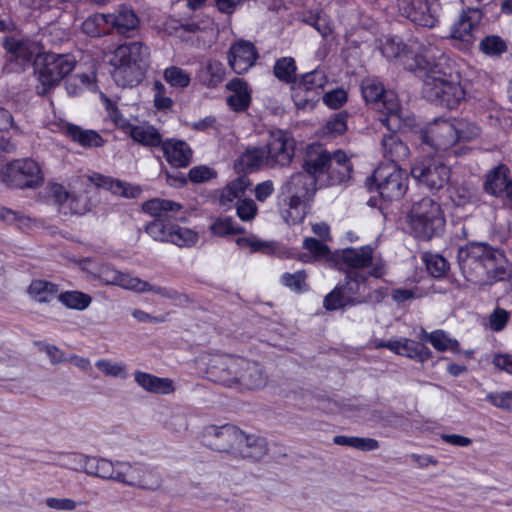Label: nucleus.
<instances>
[{
    "label": "nucleus",
    "mask_w": 512,
    "mask_h": 512,
    "mask_svg": "<svg viewBox=\"0 0 512 512\" xmlns=\"http://www.w3.org/2000/svg\"><path fill=\"white\" fill-rule=\"evenodd\" d=\"M479 49L487 56L498 57L507 51V44L498 35H488L480 41Z\"/></svg>",
    "instance_id": "obj_52"
},
{
    "label": "nucleus",
    "mask_w": 512,
    "mask_h": 512,
    "mask_svg": "<svg viewBox=\"0 0 512 512\" xmlns=\"http://www.w3.org/2000/svg\"><path fill=\"white\" fill-rule=\"evenodd\" d=\"M306 273L305 271H297L295 273H285L282 276L283 284L297 292H301L306 289Z\"/></svg>",
    "instance_id": "obj_60"
},
{
    "label": "nucleus",
    "mask_w": 512,
    "mask_h": 512,
    "mask_svg": "<svg viewBox=\"0 0 512 512\" xmlns=\"http://www.w3.org/2000/svg\"><path fill=\"white\" fill-rule=\"evenodd\" d=\"M92 273L95 278L105 285H115L133 291L136 284H139L138 277L122 273L106 264L96 267Z\"/></svg>",
    "instance_id": "obj_35"
},
{
    "label": "nucleus",
    "mask_w": 512,
    "mask_h": 512,
    "mask_svg": "<svg viewBox=\"0 0 512 512\" xmlns=\"http://www.w3.org/2000/svg\"><path fill=\"white\" fill-rule=\"evenodd\" d=\"M134 378L140 387L150 393L169 394L174 391L173 381L169 378H160L141 371H136Z\"/></svg>",
    "instance_id": "obj_37"
},
{
    "label": "nucleus",
    "mask_w": 512,
    "mask_h": 512,
    "mask_svg": "<svg viewBox=\"0 0 512 512\" xmlns=\"http://www.w3.org/2000/svg\"><path fill=\"white\" fill-rule=\"evenodd\" d=\"M483 188L486 193L512 208V175L506 164L500 163L487 172Z\"/></svg>",
    "instance_id": "obj_19"
},
{
    "label": "nucleus",
    "mask_w": 512,
    "mask_h": 512,
    "mask_svg": "<svg viewBox=\"0 0 512 512\" xmlns=\"http://www.w3.org/2000/svg\"><path fill=\"white\" fill-rule=\"evenodd\" d=\"M381 52L388 60L398 61L417 76L439 50L431 43L414 42L408 47L398 37H390L382 43Z\"/></svg>",
    "instance_id": "obj_5"
},
{
    "label": "nucleus",
    "mask_w": 512,
    "mask_h": 512,
    "mask_svg": "<svg viewBox=\"0 0 512 512\" xmlns=\"http://www.w3.org/2000/svg\"><path fill=\"white\" fill-rule=\"evenodd\" d=\"M241 430L231 424L222 426L208 425L202 432V441L208 448L218 452H229L234 455Z\"/></svg>",
    "instance_id": "obj_18"
},
{
    "label": "nucleus",
    "mask_w": 512,
    "mask_h": 512,
    "mask_svg": "<svg viewBox=\"0 0 512 512\" xmlns=\"http://www.w3.org/2000/svg\"><path fill=\"white\" fill-rule=\"evenodd\" d=\"M474 197L473 192L470 188L459 185L452 188L450 193L451 200L457 205V206H464L472 201Z\"/></svg>",
    "instance_id": "obj_62"
},
{
    "label": "nucleus",
    "mask_w": 512,
    "mask_h": 512,
    "mask_svg": "<svg viewBox=\"0 0 512 512\" xmlns=\"http://www.w3.org/2000/svg\"><path fill=\"white\" fill-rule=\"evenodd\" d=\"M96 367L100 369L105 375L112 377H125V365L120 363H112L108 360H99L96 362Z\"/></svg>",
    "instance_id": "obj_63"
},
{
    "label": "nucleus",
    "mask_w": 512,
    "mask_h": 512,
    "mask_svg": "<svg viewBox=\"0 0 512 512\" xmlns=\"http://www.w3.org/2000/svg\"><path fill=\"white\" fill-rule=\"evenodd\" d=\"M486 399L497 408L512 412V391L489 393Z\"/></svg>",
    "instance_id": "obj_61"
},
{
    "label": "nucleus",
    "mask_w": 512,
    "mask_h": 512,
    "mask_svg": "<svg viewBox=\"0 0 512 512\" xmlns=\"http://www.w3.org/2000/svg\"><path fill=\"white\" fill-rule=\"evenodd\" d=\"M202 85L207 88H216L226 77L223 63L216 59H209L203 64L198 74Z\"/></svg>",
    "instance_id": "obj_39"
},
{
    "label": "nucleus",
    "mask_w": 512,
    "mask_h": 512,
    "mask_svg": "<svg viewBox=\"0 0 512 512\" xmlns=\"http://www.w3.org/2000/svg\"><path fill=\"white\" fill-rule=\"evenodd\" d=\"M251 185V180L245 175L230 181L220 192V203L230 206L235 200H242L241 197Z\"/></svg>",
    "instance_id": "obj_40"
},
{
    "label": "nucleus",
    "mask_w": 512,
    "mask_h": 512,
    "mask_svg": "<svg viewBox=\"0 0 512 512\" xmlns=\"http://www.w3.org/2000/svg\"><path fill=\"white\" fill-rule=\"evenodd\" d=\"M489 246L483 242H471L460 247L457 253L459 268L467 281L476 283L483 273L485 256Z\"/></svg>",
    "instance_id": "obj_16"
},
{
    "label": "nucleus",
    "mask_w": 512,
    "mask_h": 512,
    "mask_svg": "<svg viewBox=\"0 0 512 512\" xmlns=\"http://www.w3.org/2000/svg\"><path fill=\"white\" fill-rule=\"evenodd\" d=\"M447 58L444 55L433 56L417 77L423 80L422 94L430 102L448 109H454L464 98L465 92L459 83L452 79L451 73L444 67Z\"/></svg>",
    "instance_id": "obj_1"
},
{
    "label": "nucleus",
    "mask_w": 512,
    "mask_h": 512,
    "mask_svg": "<svg viewBox=\"0 0 512 512\" xmlns=\"http://www.w3.org/2000/svg\"><path fill=\"white\" fill-rule=\"evenodd\" d=\"M129 134L134 141L144 146L158 147L163 143L159 131L154 126L145 123L131 126Z\"/></svg>",
    "instance_id": "obj_43"
},
{
    "label": "nucleus",
    "mask_w": 512,
    "mask_h": 512,
    "mask_svg": "<svg viewBox=\"0 0 512 512\" xmlns=\"http://www.w3.org/2000/svg\"><path fill=\"white\" fill-rule=\"evenodd\" d=\"M458 21L453 25L451 37L461 41H470L472 32L482 19V11L478 7L465 5Z\"/></svg>",
    "instance_id": "obj_29"
},
{
    "label": "nucleus",
    "mask_w": 512,
    "mask_h": 512,
    "mask_svg": "<svg viewBox=\"0 0 512 512\" xmlns=\"http://www.w3.org/2000/svg\"><path fill=\"white\" fill-rule=\"evenodd\" d=\"M262 165L268 167V156L265 146L247 148L237 161V166L243 171H252Z\"/></svg>",
    "instance_id": "obj_44"
},
{
    "label": "nucleus",
    "mask_w": 512,
    "mask_h": 512,
    "mask_svg": "<svg viewBox=\"0 0 512 512\" xmlns=\"http://www.w3.org/2000/svg\"><path fill=\"white\" fill-rule=\"evenodd\" d=\"M107 15L109 25L121 35H128L129 32L136 30L140 24L136 13L125 6H122L116 14Z\"/></svg>",
    "instance_id": "obj_36"
},
{
    "label": "nucleus",
    "mask_w": 512,
    "mask_h": 512,
    "mask_svg": "<svg viewBox=\"0 0 512 512\" xmlns=\"http://www.w3.org/2000/svg\"><path fill=\"white\" fill-rule=\"evenodd\" d=\"M316 191L317 179L312 174L302 170L289 177L281 187L288 206L284 216L286 222L294 224L303 218L300 208L306 206L313 199Z\"/></svg>",
    "instance_id": "obj_7"
},
{
    "label": "nucleus",
    "mask_w": 512,
    "mask_h": 512,
    "mask_svg": "<svg viewBox=\"0 0 512 512\" xmlns=\"http://www.w3.org/2000/svg\"><path fill=\"white\" fill-rule=\"evenodd\" d=\"M421 140L439 152L449 151L457 143L451 120L437 119L421 132Z\"/></svg>",
    "instance_id": "obj_21"
},
{
    "label": "nucleus",
    "mask_w": 512,
    "mask_h": 512,
    "mask_svg": "<svg viewBox=\"0 0 512 512\" xmlns=\"http://www.w3.org/2000/svg\"><path fill=\"white\" fill-rule=\"evenodd\" d=\"M367 186L370 191L377 190L385 201L400 200L407 192L408 176L398 165H381L367 179Z\"/></svg>",
    "instance_id": "obj_12"
},
{
    "label": "nucleus",
    "mask_w": 512,
    "mask_h": 512,
    "mask_svg": "<svg viewBox=\"0 0 512 512\" xmlns=\"http://www.w3.org/2000/svg\"><path fill=\"white\" fill-rule=\"evenodd\" d=\"M149 56V48L142 42L116 47L109 58V63L114 67L112 76L116 83L122 87L138 85L148 67Z\"/></svg>",
    "instance_id": "obj_2"
},
{
    "label": "nucleus",
    "mask_w": 512,
    "mask_h": 512,
    "mask_svg": "<svg viewBox=\"0 0 512 512\" xmlns=\"http://www.w3.org/2000/svg\"><path fill=\"white\" fill-rule=\"evenodd\" d=\"M381 140L382 154L391 164L397 165L408 159L410 155L409 147L397 134L398 131L388 130Z\"/></svg>",
    "instance_id": "obj_32"
},
{
    "label": "nucleus",
    "mask_w": 512,
    "mask_h": 512,
    "mask_svg": "<svg viewBox=\"0 0 512 512\" xmlns=\"http://www.w3.org/2000/svg\"><path fill=\"white\" fill-rule=\"evenodd\" d=\"M398 8L404 17L416 25L432 28L437 22L428 0H398Z\"/></svg>",
    "instance_id": "obj_25"
},
{
    "label": "nucleus",
    "mask_w": 512,
    "mask_h": 512,
    "mask_svg": "<svg viewBox=\"0 0 512 512\" xmlns=\"http://www.w3.org/2000/svg\"><path fill=\"white\" fill-rule=\"evenodd\" d=\"M415 237L430 240L444 231L445 217L439 203L430 197L415 202L408 215Z\"/></svg>",
    "instance_id": "obj_8"
},
{
    "label": "nucleus",
    "mask_w": 512,
    "mask_h": 512,
    "mask_svg": "<svg viewBox=\"0 0 512 512\" xmlns=\"http://www.w3.org/2000/svg\"><path fill=\"white\" fill-rule=\"evenodd\" d=\"M482 266L484 271L475 284L490 285L506 279L509 275L504 254L492 246H489Z\"/></svg>",
    "instance_id": "obj_24"
},
{
    "label": "nucleus",
    "mask_w": 512,
    "mask_h": 512,
    "mask_svg": "<svg viewBox=\"0 0 512 512\" xmlns=\"http://www.w3.org/2000/svg\"><path fill=\"white\" fill-rule=\"evenodd\" d=\"M64 134L84 148L101 147L105 142L98 132L74 124H67L64 127Z\"/></svg>",
    "instance_id": "obj_38"
},
{
    "label": "nucleus",
    "mask_w": 512,
    "mask_h": 512,
    "mask_svg": "<svg viewBox=\"0 0 512 512\" xmlns=\"http://www.w3.org/2000/svg\"><path fill=\"white\" fill-rule=\"evenodd\" d=\"M411 175L428 189L440 190L448 184L451 170L439 157H425L414 163Z\"/></svg>",
    "instance_id": "obj_14"
},
{
    "label": "nucleus",
    "mask_w": 512,
    "mask_h": 512,
    "mask_svg": "<svg viewBox=\"0 0 512 512\" xmlns=\"http://www.w3.org/2000/svg\"><path fill=\"white\" fill-rule=\"evenodd\" d=\"M232 94L227 97V105L234 112H244L251 104V89L242 78H233L226 84Z\"/></svg>",
    "instance_id": "obj_33"
},
{
    "label": "nucleus",
    "mask_w": 512,
    "mask_h": 512,
    "mask_svg": "<svg viewBox=\"0 0 512 512\" xmlns=\"http://www.w3.org/2000/svg\"><path fill=\"white\" fill-rule=\"evenodd\" d=\"M142 210L154 217L145 227V232L156 241L169 242L173 222H182L186 219V211L182 204L155 198L143 203Z\"/></svg>",
    "instance_id": "obj_4"
},
{
    "label": "nucleus",
    "mask_w": 512,
    "mask_h": 512,
    "mask_svg": "<svg viewBox=\"0 0 512 512\" xmlns=\"http://www.w3.org/2000/svg\"><path fill=\"white\" fill-rule=\"evenodd\" d=\"M58 300L67 308L75 310H84L92 302L90 295L81 291H66L58 295Z\"/></svg>",
    "instance_id": "obj_48"
},
{
    "label": "nucleus",
    "mask_w": 512,
    "mask_h": 512,
    "mask_svg": "<svg viewBox=\"0 0 512 512\" xmlns=\"http://www.w3.org/2000/svg\"><path fill=\"white\" fill-rule=\"evenodd\" d=\"M331 165V153L323 146L312 144L307 147L302 165L303 171L312 174L318 180L325 173L330 177Z\"/></svg>",
    "instance_id": "obj_27"
},
{
    "label": "nucleus",
    "mask_w": 512,
    "mask_h": 512,
    "mask_svg": "<svg viewBox=\"0 0 512 512\" xmlns=\"http://www.w3.org/2000/svg\"><path fill=\"white\" fill-rule=\"evenodd\" d=\"M328 79L323 70L315 69L301 76L292 87V98L298 108L313 107L317 96L327 84Z\"/></svg>",
    "instance_id": "obj_15"
},
{
    "label": "nucleus",
    "mask_w": 512,
    "mask_h": 512,
    "mask_svg": "<svg viewBox=\"0 0 512 512\" xmlns=\"http://www.w3.org/2000/svg\"><path fill=\"white\" fill-rule=\"evenodd\" d=\"M367 279L362 272H347L345 282L337 285L325 296L323 307L328 311H335L369 303L371 297H365Z\"/></svg>",
    "instance_id": "obj_10"
},
{
    "label": "nucleus",
    "mask_w": 512,
    "mask_h": 512,
    "mask_svg": "<svg viewBox=\"0 0 512 512\" xmlns=\"http://www.w3.org/2000/svg\"><path fill=\"white\" fill-rule=\"evenodd\" d=\"M347 117L345 111L334 114L322 127V135L334 138L344 134L347 130Z\"/></svg>",
    "instance_id": "obj_50"
},
{
    "label": "nucleus",
    "mask_w": 512,
    "mask_h": 512,
    "mask_svg": "<svg viewBox=\"0 0 512 512\" xmlns=\"http://www.w3.org/2000/svg\"><path fill=\"white\" fill-rule=\"evenodd\" d=\"M212 233L216 236L238 235L244 233V228L235 224V222L227 217L216 220L210 227Z\"/></svg>",
    "instance_id": "obj_56"
},
{
    "label": "nucleus",
    "mask_w": 512,
    "mask_h": 512,
    "mask_svg": "<svg viewBox=\"0 0 512 512\" xmlns=\"http://www.w3.org/2000/svg\"><path fill=\"white\" fill-rule=\"evenodd\" d=\"M332 165L330 168V184H338L350 177L352 165L346 153L336 150L331 154Z\"/></svg>",
    "instance_id": "obj_42"
},
{
    "label": "nucleus",
    "mask_w": 512,
    "mask_h": 512,
    "mask_svg": "<svg viewBox=\"0 0 512 512\" xmlns=\"http://www.w3.org/2000/svg\"><path fill=\"white\" fill-rule=\"evenodd\" d=\"M3 46L8 53L6 64L3 66L4 73L22 72L34 55V46L28 40L15 37H6Z\"/></svg>",
    "instance_id": "obj_20"
},
{
    "label": "nucleus",
    "mask_w": 512,
    "mask_h": 512,
    "mask_svg": "<svg viewBox=\"0 0 512 512\" xmlns=\"http://www.w3.org/2000/svg\"><path fill=\"white\" fill-rule=\"evenodd\" d=\"M423 260L426 263L427 271L435 278H441L449 270V263L439 254L425 253Z\"/></svg>",
    "instance_id": "obj_53"
},
{
    "label": "nucleus",
    "mask_w": 512,
    "mask_h": 512,
    "mask_svg": "<svg viewBox=\"0 0 512 512\" xmlns=\"http://www.w3.org/2000/svg\"><path fill=\"white\" fill-rule=\"evenodd\" d=\"M237 378L234 387L248 390L264 387L267 379L260 364L245 358L242 360L241 372Z\"/></svg>",
    "instance_id": "obj_30"
},
{
    "label": "nucleus",
    "mask_w": 512,
    "mask_h": 512,
    "mask_svg": "<svg viewBox=\"0 0 512 512\" xmlns=\"http://www.w3.org/2000/svg\"><path fill=\"white\" fill-rule=\"evenodd\" d=\"M58 292L57 284L43 279H34L27 287V294L39 303H49Z\"/></svg>",
    "instance_id": "obj_41"
},
{
    "label": "nucleus",
    "mask_w": 512,
    "mask_h": 512,
    "mask_svg": "<svg viewBox=\"0 0 512 512\" xmlns=\"http://www.w3.org/2000/svg\"><path fill=\"white\" fill-rule=\"evenodd\" d=\"M123 467H125L123 484L151 491L160 488L162 479L159 473L149 470L143 465L132 466L126 463L123 464Z\"/></svg>",
    "instance_id": "obj_26"
},
{
    "label": "nucleus",
    "mask_w": 512,
    "mask_h": 512,
    "mask_svg": "<svg viewBox=\"0 0 512 512\" xmlns=\"http://www.w3.org/2000/svg\"><path fill=\"white\" fill-rule=\"evenodd\" d=\"M76 60L69 54L45 53L36 62V74L39 84L36 92L40 96L46 95L75 68Z\"/></svg>",
    "instance_id": "obj_9"
},
{
    "label": "nucleus",
    "mask_w": 512,
    "mask_h": 512,
    "mask_svg": "<svg viewBox=\"0 0 512 512\" xmlns=\"http://www.w3.org/2000/svg\"><path fill=\"white\" fill-rule=\"evenodd\" d=\"M106 25H109L108 15L97 13L89 16L82 23V31L88 36L99 37L106 33Z\"/></svg>",
    "instance_id": "obj_51"
},
{
    "label": "nucleus",
    "mask_w": 512,
    "mask_h": 512,
    "mask_svg": "<svg viewBox=\"0 0 512 512\" xmlns=\"http://www.w3.org/2000/svg\"><path fill=\"white\" fill-rule=\"evenodd\" d=\"M258 58L259 54L254 44L242 39L231 44L227 52L228 65L236 74L246 73L255 65Z\"/></svg>",
    "instance_id": "obj_23"
},
{
    "label": "nucleus",
    "mask_w": 512,
    "mask_h": 512,
    "mask_svg": "<svg viewBox=\"0 0 512 512\" xmlns=\"http://www.w3.org/2000/svg\"><path fill=\"white\" fill-rule=\"evenodd\" d=\"M339 270L347 272H362L367 278H381L385 273V264L382 260L374 261L373 249L370 246L360 248H346L335 256Z\"/></svg>",
    "instance_id": "obj_13"
},
{
    "label": "nucleus",
    "mask_w": 512,
    "mask_h": 512,
    "mask_svg": "<svg viewBox=\"0 0 512 512\" xmlns=\"http://www.w3.org/2000/svg\"><path fill=\"white\" fill-rule=\"evenodd\" d=\"M361 92L365 101L383 114L379 121L387 130L401 129V106L393 91L385 90L384 85L376 78H366L361 83Z\"/></svg>",
    "instance_id": "obj_6"
},
{
    "label": "nucleus",
    "mask_w": 512,
    "mask_h": 512,
    "mask_svg": "<svg viewBox=\"0 0 512 512\" xmlns=\"http://www.w3.org/2000/svg\"><path fill=\"white\" fill-rule=\"evenodd\" d=\"M273 72L275 77L284 83H296V63L292 57L278 59L273 67Z\"/></svg>",
    "instance_id": "obj_47"
},
{
    "label": "nucleus",
    "mask_w": 512,
    "mask_h": 512,
    "mask_svg": "<svg viewBox=\"0 0 512 512\" xmlns=\"http://www.w3.org/2000/svg\"><path fill=\"white\" fill-rule=\"evenodd\" d=\"M324 103L333 109H338L347 101V92L342 89H334L323 96Z\"/></svg>",
    "instance_id": "obj_64"
},
{
    "label": "nucleus",
    "mask_w": 512,
    "mask_h": 512,
    "mask_svg": "<svg viewBox=\"0 0 512 512\" xmlns=\"http://www.w3.org/2000/svg\"><path fill=\"white\" fill-rule=\"evenodd\" d=\"M197 240L198 235L196 232L174 224V229L171 231L169 242L179 247H188L194 245Z\"/></svg>",
    "instance_id": "obj_55"
},
{
    "label": "nucleus",
    "mask_w": 512,
    "mask_h": 512,
    "mask_svg": "<svg viewBox=\"0 0 512 512\" xmlns=\"http://www.w3.org/2000/svg\"><path fill=\"white\" fill-rule=\"evenodd\" d=\"M164 79L172 87L184 89L189 86L191 77L189 73L177 66H171L164 70Z\"/></svg>",
    "instance_id": "obj_54"
},
{
    "label": "nucleus",
    "mask_w": 512,
    "mask_h": 512,
    "mask_svg": "<svg viewBox=\"0 0 512 512\" xmlns=\"http://www.w3.org/2000/svg\"><path fill=\"white\" fill-rule=\"evenodd\" d=\"M87 181L88 183L83 184L82 189L71 193L69 208L72 214L84 215L92 210L95 206L93 198L96 193V188H103L114 195L125 198H137L142 192L140 186H135L99 173L90 175Z\"/></svg>",
    "instance_id": "obj_3"
},
{
    "label": "nucleus",
    "mask_w": 512,
    "mask_h": 512,
    "mask_svg": "<svg viewBox=\"0 0 512 512\" xmlns=\"http://www.w3.org/2000/svg\"><path fill=\"white\" fill-rule=\"evenodd\" d=\"M123 464L124 463H117V468H115L113 463L107 459L85 457L83 468L89 475L122 483L125 471Z\"/></svg>",
    "instance_id": "obj_28"
},
{
    "label": "nucleus",
    "mask_w": 512,
    "mask_h": 512,
    "mask_svg": "<svg viewBox=\"0 0 512 512\" xmlns=\"http://www.w3.org/2000/svg\"><path fill=\"white\" fill-rule=\"evenodd\" d=\"M267 452L268 446L264 438L255 435H245L241 431V438H238L234 456L259 461Z\"/></svg>",
    "instance_id": "obj_31"
},
{
    "label": "nucleus",
    "mask_w": 512,
    "mask_h": 512,
    "mask_svg": "<svg viewBox=\"0 0 512 512\" xmlns=\"http://www.w3.org/2000/svg\"><path fill=\"white\" fill-rule=\"evenodd\" d=\"M401 356L424 363L432 358V351L424 343L403 338V351Z\"/></svg>",
    "instance_id": "obj_46"
},
{
    "label": "nucleus",
    "mask_w": 512,
    "mask_h": 512,
    "mask_svg": "<svg viewBox=\"0 0 512 512\" xmlns=\"http://www.w3.org/2000/svg\"><path fill=\"white\" fill-rule=\"evenodd\" d=\"M451 122L457 143L471 142L481 135V128L473 121L466 118H454Z\"/></svg>",
    "instance_id": "obj_45"
},
{
    "label": "nucleus",
    "mask_w": 512,
    "mask_h": 512,
    "mask_svg": "<svg viewBox=\"0 0 512 512\" xmlns=\"http://www.w3.org/2000/svg\"><path fill=\"white\" fill-rule=\"evenodd\" d=\"M161 148L165 159L173 167H186L192 160L193 152L185 141L167 139Z\"/></svg>",
    "instance_id": "obj_34"
},
{
    "label": "nucleus",
    "mask_w": 512,
    "mask_h": 512,
    "mask_svg": "<svg viewBox=\"0 0 512 512\" xmlns=\"http://www.w3.org/2000/svg\"><path fill=\"white\" fill-rule=\"evenodd\" d=\"M430 344L439 352L451 351L460 353V344L458 340L451 338L443 330H435L430 333Z\"/></svg>",
    "instance_id": "obj_49"
},
{
    "label": "nucleus",
    "mask_w": 512,
    "mask_h": 512,
    "mask_svg": "<svg viewBox=\"0 0 512 512\" xmlns=\"http://www.w3.org/2000/svg\"><path fill=\"white\" fill-rule=\"evenodd\" d=\"M265 148L268 156V167L288 166L295 154V140L287 131H271Z\"/></svg>",
    "instance_id": "obj_17"
},
{
    "label": "nucleus",
    "mask_w": 512,
    "mask_h": 512,
    "mask_svg": "<svg viewBox=\"0 0 512 512\" xmlns=\"http://www.w3.org/2000/svg\"><path fill=\"white\" fill-rule=\"evenodd\" d=\"M138 282H139V284H136L135 288H133L134 292H137V293L153 292V293L158 294L167 299H177L181 296L174 289L160 287V286H153L149 282L144 281L140 278H138Z\"/></svg>",
    "instance_id": "obj_57"
},
{
    "label": "nucleus",
    "mask_w": 512,
    "mask_h": 512,
    "mask_svg": "<svg viewBox=\"0 0 512 512\" xmlns=\"http://www.w3.org/2000/svg\"><path fill=\"white\" fill-rule=\"evenodd\" d=\"M236 213L242 221L250 222L256 217L258 213V207L254 200L250 198H244L237 202Z\"/></svg>",
    "instance_id": "obj_59"
},
{
    "label": "nucleus",
    "mask_w": 512,
    "mask_h": 512,
    "mask_svg": "<svg viewBox=\"0 0 512 512\" xmlns=\"http://www.w3.org/2000/svg\"><path fill=\"white\" fill-rule=\"evenodd\" d=\"M242 357L224 355L212 361L208 368V374L212 381L227 386L234 387L237 376L241 372Z\"/></svg>",
    "instance_id": "obj_22"
},
{
    "label": "nucleus",
    "mask_w": 512,
    "mask_h": 512,
    "mask_svg": "<svg viewBox=\"0 0 512 512\" xmlns=\"http://www.w3.org/2000/svg\"><path fill=\"white\" fill-rule=\"evenodd\" d=\"M0 180L13 189H37L44 183V174L38 162L21 158L0 168Z\"/></svg>",
    "instance_id": "obj_11"
},
{
    "label": "nucleus",
    "mask_w": 512,
    "mask_h": 512,
    "mask_svg": "<svg viewBox=\"0 0 512 512\" xmlns=\"http://www.w3.org/2000/svg\"><path fill=\"white\" fill-rule=\"evenodd\" d=\"M238 246L242 248H248L250 252H264L270 253L274 247L270 242L262 241L254 236L252 237H241L236 240Z\"/></svg>",
    "instance_id": "obj_58"
}]
</instances>
